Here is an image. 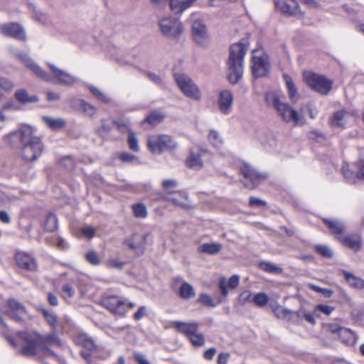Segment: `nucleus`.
Listing matches in <instances>:
<instances>
[{"label":"nucleus","instance_id":"obj_1","mask_svg":"<svg viewBox=\"0 0 364 364\" xmlns=\"http://www.w3.org/2000/svg\"><path fill=\"white\" fill-rule=\"evenodd\" d=\"M18 335L27 343L21 348V353L27 356L36 355L38 349H41L48 355L55 356V353L47 346H62L61 341L55 333L41 335L36 331L33 333L20 331Z\"/></svg>","mask_w":364,"mask_h":364},{"label":"nucleus","instance_id":"obj_2","mask_svg":"<svg viewBox=\"0 0 364 364\" xmlns=\"http://www.w3.org/2000/svg\"><path fill=\"white\" fill-rule=\"evenodd\" d=\"M247 48V45L242 42L234 43L230 47L227 62L228 80L232 85L238 83L242 77L244 58Z\"/></svg>","mask_w":364,"mask_h":364},{"label":"nucleus","instance_id":"obj_3","mask_svg":"<svg viewBox=\"0 0 364 364\" xmlns=\"http://www.w3.org/2000/svg\"><path fill=\"white\" fill-rule=\"evenodd\" d=\"M265 100L269 105L272 106L282 119L287 122H292L294 125L304 124L305 121L300 119L299 114L291 106L282 100V97L275 93H267Z\"/></svg>","mask_w":364,"mask_h":364},{"label":"nucleus","instance_id":"obj_4","mask_svg":"<svg viewBox=\"0 0 364 364\" xmlns=\"http://www.w3.org/2000/svg\"><path fill=\"white\" fill-rule=\"evenodd\" d=\"M252 73L255 77L265 76L270 70L269 55L263 47H258L252 51Z\"/></svg>","mask_w":364,"mask_h":364},{"label":"nucleus","instance_id":"obj_5","mask_svg":"<svg viewBox=\"0 0 364 364\" xmlns=\"http://www.w3.org/2000/svg\"><path fill=\"white\" fill-rule=\"evenodd\" d=\"M101 303L112 314L119 316H124L127 309H133L136 306L135 303L115 295L105 296Z\"/></svg>","mask_w":364,"mask_h":364},{"label":"nucleus","instance_id":"obj_6","mask_svg":"<svg viewBox=\"0 0 364 364\" xmlns=\"http://www.w3.org/2000/svg\"><path fill=\"white\" fill-rule=\"evenodd\" d=\"M21 156L27 161H33L41 156L44 146L38 136L30 133L26 141L21 146Z\"/></svg>","mask_w":364,"mask_h":364},{"label":"nucleus","instance_id":"obj_7","mask_svg":"<svg viewBox=\"0 0 364 364\" xmlns=\"http://www.w3.org/2000/svg\"><path fill=\"white\" fill-rule=\"evenodd\" d=\"M304 78L308 86L321 95H326L332 89V81L323 75L306 71L304 73Z\"/></svg>","mask_w":364,"mask_h":364},{"label":"nucleus","instance_id":"obj_8","mask_svg":"<svg viewBox=\"0 0 364 364\" xmlns=\"http://www.w3.org/2000/svg\"><path fill=\"white\" fill-rule=\"evenodd\" d=\"M175 80L183 94L188 98L198 100L200 99V92L197 85L188 75L176 74Z\"/></svg>","mask_w":364,"mask_h":364},{"label":"nucleus","instance_id":"obj_9","mask_svg":"<svg viewBox=\"0 0 364 364\" xmlns=\"http://www.w3.org/2000/svg\"><path fill=\"white\" fill-rule=\"evenodd\" d=\"M243 176L242 182L245 187L249 189L255 188L262 181L267 178V174L259 173L255 168L247 164H244L240 168Z\"/></svg>","mask_w":364,"mask_h":364},{"label":"nucleus","instance_id":"obj_10","mask_svg":"<svg viewBox=\"0 0 364 364\" xmlns=\"http://www.w3.org/2000/svg\"><path fill=\"white\" fill-rule=\"evenodd\" d=\"M159 26L161 33L167 38H177L183 32V26L176 18H162Z\"/></svg>","mask_w":364,"mask_h":364},{"label":"nucleus","instance_id":"obj_11","mask_svg":"<svg viewBox=\"0 0 364 364\" xmlns=\"http://www.w3.org/2000/svg\"><path fill=\"white\" fill-rule=\"evenodd\" d=\"M11 53L17 58L21 62H22L26 66H27L30 70L38 77L42 78L46 81H50L51 77L46 73L41 68H40L36 63H34L29 56L18 49L15 48H10Z\"/></svg>","mask_w":364,"mask_h":364},{"label":"nucleus","instance_id":"obj_12","mask_svg":"<svg viewBox=\"0 0 364 364\" xmlns=\"http://www.w3.org/2000/svg\"><path fill=\"white\" fill-rule=\"evenodd\" d=\"M150 237L151 235L149 233L144 235L134 233L129 237L125 239L124 243L130 249L143 254Z\"/></svg>","mask_w":364,"mask_h":364},{"label":"nucleus","instance_id":"obj_13","mask_svg":"<svg viewBox=\"0 0 364 364\" xmlns=\"http://www.w3.org/2000/svg\"><path fill=\"white\" fill-rule=\"evenodd\" d=\"M192 36L194 41L199 45L203 46L208 41L207 27L202 19H196L193 21Z\"/></svg>","mask_w":364,"mask_h":364},{"label":"nucleus","instance_id":"obj_14","mask_svg":"<svg viewBox=\"0 0 364 364\" xmlns=\"http://www.w3.org/2000/svg\"><path fill=\"white\" fill-rule=\"evenodd\" d=\"M15 258L17 265L21 268L31 272L37 270L36 259L31 255L24 252H18Z\"/></svg>","mask_w":364,"mask_h":364},{"label":"nucleus","instance_id":"obj_15","mask_svg":"<svg viewBox=\"0 0 364 364\" xmlns=\"http://www.w3.org/2000/svg\"><path fill=\"white\" fill-rule=\"evenodd\" d=\"M7 307L8 309L4 311V314L16 321H21L26 314L25 307L14 299L7 301Z\"/></svg>","mask_w":364,"mask_h":364},{"label":"nucleus","instance_id":"obj_16","mask_svg":"<svg viewBox=\"0 0 364 364\" xmlns=\"http://www.w3.org/2000/svg\"><path fill=\"white\" fill-rule=\"evenodd\" d=\"M48 65L50 68L54 77L57 80L58 84L70 86L77 82V78L76 77L66 73L63 70L59 69L55 65L48 63Z\"/></svg>","mask_w":364,"mask_h":364},{"label":"nucleus","instance_id":"obj_17","mask_svg":"<svg viewBox=\"0 0 364 364\" xmlns=\"http://www.w3.org/2000/svg\"><path fill=\"white\" fill-rule=\"evenodd\" d=\"M31 132V130L29 128L20 129L6 135L5 139L13 147L18 146L20 144L22 146Z\"/></svg>","mask_w":364,"mask_h":364},{"label":"nucleus","instance_id":"obj_18","mask_svg":"<svg viewBox=\"0 0 364 364\" xmlns=\"http://www.w3.org/2000/svg\"><path fill=\"white\" fill-rule=\"evenodd\" d=\"M1 33L20 41H26V36L23 28L18 23H11L4 25L1 28Z\"/></svg>","mask_w":364,"mask_h":364},{"label":"nucleus","instance_id":"obj_19","mask_svg":"<svg viewBox=\"0 0 364 364\" xmlns=\"http://www.w3.org/2000/svg\"><path fill=\"white\" fill-rule=\"evenodd\" d=\"M276 6L282 12L290 16H301L299 4L295 0H276Z\"/></svg>","mask_w":364,"mask_h":364},{"label":"nucleus","instance_id":"obj_20","mask_svg":"<svg viewBox=\"0 0 364 364\" xmlns=\"http://www.w3.org/2000/svg\"><path fill=\"white\" fill-rule=\"evenodd\" d=\"M233 95L229 90H223L220 92L218 104L222 113L228 114L231 112Z\"/></svg>","mask_w":364,"mask_h":364},{"label":"nucleus","instance_id":"obj_21","mask_svg":"<svg viewBox=\"0 0 364 364\" xmlns=\"http://www.w3.org/2000/svg\"><path fill=\"white\" fill-rule=\"evenodd\" d=\"M274 314L278 318H282L294 323H298L301 319V313L294 311L282 306H278L274 309Z\"/></svg>","mask_w":364,"mask_h":364},{"label":"nucleus","instance_id":"obj_22","mask_svg":"<svg viewBox=\"0 0 364 364\" xmlns=\"http://www.w3.org/2000/svg\"><path fill=\"white\" fill-rule=\"evenodd\" d=\"M337 239L343 245L355 252L359 251L361 247V240L358 235L353 234L348 236H339L337 237Z\"/></svg>","mask_w":364,"mask_h":364},{"label":"nucleus","instance_id":"obj_23","mask_svg":"<svg viewBox=\"0 0 364 364\" xmlns=\"http://www.w3.org/2000/svg\"><path fill=\"white\" fill-rule=\"evenodd\" d=\"M173 325L178 332L186 335L188 338L198 331V324L196 322L185 323L176 321L173 322Z\"/></svg>","mask_w":364,"mask_h":364},{"label":"nucleus","instance_id":"obj_24","mask_svg":"<svg viewBox=\"0 0 364 364\" xmlns=\"http://www.w3.org/2000/svg\"><path fill=\"white\" fill-rule=\"evenodd\" d=\"M352 113L345 109L335 112L331 119V124L334 127L343 128Z\"/></svg>","mask_w":364,"mask_h":364},{"label":"nucleus","instance_id":"obj_25","mask_svg":"<svg viewBox=\"0 0 364 364\" xmlns=\"http://www.w3.org/2000/svg\"><path fill=\"white\" fill-rule=\"evenodd\" d=\"M323 221L334 235L342 234L346 230V225L341 220L323 218Z\"/></svg>","mask_w":364,"mask_h":364},{"label":"nucleus","instance_id":"obj_26","mask_svg":"<svg viewBox=\"0 0 364 364\" xmlns=\"http://www.w3.org/2000/svg\"><path fill=\"white\" fill-rule=\"evenodd\" d=\"M341 272L343 275L346 281L351 287L359 289H364V279L355 277L352 273L348 272L345 269H341Z\"/></svg>","mask_w":364,"mask_h":364},{"label":"nucleus","instance_id":"obj_27","mask_svg":"<svg viewBox=\"0 0 364 364\" xmlns=\"http://www.w3.org/2000/svg\"><path fill=\"white\" fill-rule=\"evenodd\" d=\"M43 120L46 124L53 130L62 129L67 124L66 120L63 118H53L49 116H43Z\"/></svg>","mask_w":364,"mask_h":364},{"label":"nucleus","instance_id":"obj_28","mask_svg":"<svg viewBox=\"0 0 364 364\" xmlns=\"http://www.w3.org/2000/svg\"><path fill=\"white\" fill-rule=\"evenodd\" d=\"M77 344L82 346L86 350L92 352L97 349L94 340L85 333L80 334L76 339Z\"/></svg>","mask_w":364,"mask_h":364},{"label":"nucleus","instance_id":"obj_29","mask_svg":"<svg viewBox=\"0 0 364 364\" xmlns=\"http://www.w3.org/2000/svg\"><path fill=\"white\" fill-rule=\"evenodd\" d=\"M178 295L183 299H191L196 296L194 287L191 284L183 282L178 289Z\"/></svg>","mask_w":364,"mask_h":364},{"label":"nucleus","instance_id":"obj_30","mask_svg":"<svg viewBox=\"0 0 364 364\" xmlns=\"http://www.w3.org/2000/svg\"><path fill=\"white\" fill-rule=\"evenodd\" d=\"M283 77L285 80L286 85L288 90L289 97L291 102H296L298 100V94L296 86L293 82L292 78L288 75H284Z\"/></svg>","mask_w":364,"mask_h":364},{"label":"nucleus","instance_id":"obj_31","mask_svg":"<svg viewBox=\"0 0 364 364\" xmlns=\"http://www.w3.org/2000/svg\"><path fill=\"white\" fill-rule=\"evenodd\" d=\"M223 245L220 243H203L198 247V251L202 253L215 255L222 250Z\"/></svg>","mask_w":364,"mask_h":364},{"label":"nucleus","instance_id":"obj_32","mask_svg":"<svg viewBox=\"0 0 364 364\" xmlns=\"http://www.w3.org/2000/svg\"><path fill=\"white\" fill-rule=\"evenodd\" d=\"M186 164L189 168L196 170L200 169L203 166L200 154L193 152L190 153L189 156L186 159Z\"/></svg>","mask_w":364,"mask_h":364},{"label":"nucleus","instance_id":"obj_33","mask_svg":"<svg viewBox=\"0 0 364 364\" xmlns=\"http://www.w3.org/2000/svg\"><path fill=\"white\" fill-rule=\"evenodd\" d=\"M164 118L165 114L161 110L156 109L147 115L144 122L154 126L161 122Z\"/></svg>","mask_w":364,"mask_h":364},{"label":"nucleus","instance_id":"obj_34","mask_svg":"<svg viewBox=\"0 0 364 364\" xmlns=\"http://www.w3.org/2000/svg\"><path fill=\"white\" fill-rule=\"evenodd\" d=\"M168 200H171L176 205L184 207L186 205L188 195L185 191H178L173 193Z\"/></svg>","mask_w":364,"mask_h":364},{"label":"nucleus","instance_id":"obj_35","mask_svg":"<svg viewBox=\"0 0 364 364\" xmlns=\"http://www.w3.org/2000/svg\"><path fill=\"white\" fill-rule=\"evenodd\" d=\"M338 337L343 343L347 345H352L355 342V335L353 332L350 329L345 327L341 330V333Z\"/></svg>","mask_w":364,"mask_h":364},{"label":"nucleus","instance_id":"obj_36","mask_svg":"<svg viewBox=\"0 0 364 364\" xmlns=\"http://www.w3.org/2000/svg\"><path fill=\"white\" fill-rule=\"evenodd\" d=\"M44 228L48 232H53L58 227V218L53 213H49L43 223Z\"/></svg>","mask_w":364,"mask_h":364},{"label":"nucleus","instance_id":"obj_37","mask_svg":"<svg viewBox=\"0 0 364 364\" xmlns=\"http://www.w3.org/2000/svg\"><path fill=\"white\" fill-rule=\"evenodd\" d=\"M15 97L16 100L23 103L36 102L38 101L37 96L33 95L29 97L28 92L25 90H19L16 92Z\"/></svg>","mask_w":364,"mask_h":364},{"label":"nucleus","instance_id":"obj_38","mask_svg":"<svg viewBox=\"0 0 364 364\" xmlns=\"http://www.w3.org/2000/svg\"><path fill=\"white\" fill-rule=\"evenodd\" d=\"M259 267L263 271L268 273L281 274L283 272V269L268 262H261L259 264Z\"/></svg>","mask_w":364,"mask_h":364},{"label":"nucleus","instance_id":"obj_39","mask_svg":"<svg viewBox=\"0 0 364 364\" xmlns=\"http://www.w3.org/2000/svg\"><path fill=\"white\" fill-rule=\"evenodd\" d=\"M159 141L163 150L165 149H174L177 146L176 141L168 135L159 136Z\"/></svg>","mask_w":364,"mask_h":364},{"label":"nucleus","instance_id":"obj_40","mask_svg":"<svg viewBox=\"0 0 364 364\" xmlns=\"http://www.w3.org/2000/svg\"><path fill=\"white\" fill-rule=\"evenodd\" d=\"M85 258L87 262L92 265L97 266L101 264V259L98 254L95 250H89L85 252Z\"/></svg>","mask_w":364,"mask_h":364},{"label":"nucleus","instance_id":"obj_41","mask_svg":"<svg viewBox=\"0 0 364 364\" xmlns=\"http://www.w3.org/2000/svg\"><path fill=\"white\" fill-rule=\"evenodd\" d=\"M252 301L259 307L266 306L269 302L268 296L263 292H259L255 294L252 297Z\"/></svg>","mask_w":364,"mask_h":364},{"label":"nucleus","instance_id":"obj_42","mask_svg":"<svg viewBox=\"0 0 364 364\" xmlns=\"http://www.w3.org/2000/svg\"><path fill=\"white\" fill-rule=\"evenodd\" d=\"M148 146L154 154H161L163 151L161 142L159 141V136L154 139H149Z\"/></svg>","mask_w":364,"mask_h":364},{"label":"nucleus","instance_id":"obj_43","mask_svg":"<svg viewBox=\"0 0 364 364\" xmlns=\"http://www.w3.org/2000/svg\"><path fill=\"white\" fill-rule=\"evenodd\" d=\"M132 209L136 218H144L147 215L146 207L143 203L133 205Z\"/></svg>","mask_w":364,"mask_h":364},{"label":"nucleus","instance_id":"obj_44","mask_svg":"<svg viewBox=\"0 0 364 364\" xmlns=\"http://www.w3.org/2000/svg\"><path fill=\"white\" fill-rule=\"evenodd\" d=\"M208 139L211 144L216 148H219L223 144V139L219 133L215 130H211L210 132Z\"/></svg>","mask_w":364,"mask_h":364},{"label":"nucleus","instance_id":"obj_45","mask_svg":"<svg viewBox=\"0 0 364 364\" xmlns=\"http://www.w3.org/2000/svg\"><path fill=\"white\" fill-rule=\"evenodd\" d=\"M127 142L129 149L132 151L137 152L139 150L138 139L132 131L129 132Z\"/></svg>","mask_w":364,"mask_h":364},{"label":"nucleus","instance_id":"obj_46","mask_svg":"<svg viewBox=\"0 0 364 364\" xmlns=\"http://www.w3.org/2000/svg\"><path fill=\"white\" fill-rule=\"evenodd\" d=\"M43 316H45L47 322L51 326L54 330L58 328V317L54 314L48 313L47 311H43Z\"/></svg>","mask_w":364,"mask_h":364},{"label":"nucleus","instance_id":"obj_47","mask_svg":"<svg viewBox=\"0 0 364 364\" xmlns=\"http://www.w3.org/2000/svg\"><path fill=\"white\" fill-rule=\"evenodd\" d=\"M188 339L193 346H201L205 343L204 336L202 333H198V331L190 336Z\"/></svg>","mask_w":364,"mask_h":364},{"label":"nucleus","instance_id":"obj_48","mask_svg":"<svg viewBox=\"0 0 364 364\" xmlns=\"http://www.w3.org/2000/svg\"><path fill=\"white\" fill-rule=\"evenodd\" d=\"M341 172L344 176V178L346 179V181L349 183H354L355 181V176L354 175L353 171H352L348 165L346 164L342 166Z\"/></svg>","mask_w":364,"mask_h":364},{"label":"nucleus","instance_id":"obj_49","mask_svg":"<svg viewBox=\"0 0 364 364\" xmlns=\"http://www.w3.org/2000/svg\"><path fill=\"white\" fill-rule=\"evenodd\" d=\"M315 250L324 257L331 258L333 256V252L326 245H317L315 246Z\"/></svg>","mask_w":364,"mask_h":364},{"label":"nucleus","instance_id":"obj_50","mask_svg":"<svg viewBox=\"0 0 364 364\" xmlns=\"http://www.w3.org/2000/svg\"><path fill=\"white\" fill-rule=\"evenodd\" d=\"M198 301L208 306L214 307L215 306L213 299L208 294L205 293L199 296Z\"/></svg>","mask_w":364,"mask_h":364},{"label":"nucleus","instance_id":"obj_51","mask_svg":"<svg viewBox=\"0 0 364 364\" xmlns=\"http://www.w3.org/2000/svg\"><path fill=\"white\" fill-rule=\"evenodd\" d=\"M252 297H253V296L250 291H248V290L243 291L240 294V296L238 297V302L241 305H244L247 302L252 301Z\"/></svg>","mask_w":364,"mask_h":364},{"label":"nucleus","instance_id":"obj_52","mask_svg":"<svg viewBox=\"0 0 364 364\" xmlns=\"http://www.w3.org/2000/svg\"><path fill=\"white\" fill-rule=\"evenodd\" d=\"M89 89L91 93L94 95L95 97H97L99 100L105 102H109V99L97 87L94 86H90Z\"/></svg>","mask_w":364,"mask_h":364},{"label":"nucleus","instance_id":"obj_53","mask_svg":"<svg viewBox=\"0 0 364 364\" xmlns=\"http://www.w3.org/2000/svg\"><path fill=\"white\" fill-rule=\"evenodd\" d=\"M86 115L92 117L96 113V108L92 105L85 101L84 105L82 106V111Z\"/></svg>","mask_w":364,"mask_h":364},{"label":"nucleus","instance_id":"obj_54","mask_svg":"<svg viewBox=\"0 0 364 364\" xmlns=\"http://www.w3.org/2000/svg\"><path fill=\"white\" fill-rule=\"evenodd\" d=\"M63 293V297L65 299H70L75 295V290L71 287V285L67 284L63 286L62 287Z\"/></svg>","mask_w":364,"mask_h":364},{"label":"nucleus","instance_id":"obj_55","mask_svg":"<svg viewBox=\"0 0 364 364\" xmlns=\"http://www.w3.org/2000/svg\"><path fill=\"white\" fill-rule=\"evenodd\" d=\"M33 12H34V18L35 19L41 23H46L48 21L47 16L41 12L40 10H36L35 7H33Z\"/></svg>","mask_w":364,"mask_h":364},{"label":"nucleus","instance_id":"obj_56","mask_svg":"<svg viewBox=\"0 0 364 364\" xmlns=\"http://www.w3.org/2000/svg\"><path fill=\"white\" fill-rule=\"evenodd\" d=\"M147 316L146 307L145 306H141L138 310L134 314L133 318L136 321H139L143 317Z\"/></svg>","mask_w":364,"mask_h":364},{"label":"nucleus","instance_id":"obj_57","mask_svg":"<svg viewBox=\"0 0 364 364\" xmlns=\"http://www.w3.org/2000/svg\"><path fill=\"white\" fill-rule=\"evenodd\" d=\"M124 263L117 259H109L107 261V266L110 268H116L118 269H122Z\"/></svg>","mask_w":364,"mask_h":364},{"label":"nucleus","instance_id":"obj_58","mask_svg":"<svg viewBox=\"0 0 364 364\" xmlns=\"http://www.w3.org/2000/svg\"><path fill=\"white\" fill-rule=\"evenodd\" d=\"M249 205L250 207L264 206L267 205V202L255 197H250Z\"/></svg>","mask_w":364,"mask_h":364},{"label":"nucleus","instance_id":"obj_59","mask_svg":"<svg viewBox=\"0 0 364 364\" xmlns=\"http://www.w3.org/2000/svg\"><path fill=\"white\" fill-rule=\"evenodd\" d=\"M308 137L310 139L316 140L319 141L320 139H323L324 136L323 134L319 132L318 130H311L308 133Z\"/></svg>","mask_w":364,"mask_h":364},{"label":"nucleus","instance_id":"obj_60","mask_svg":"<svg viewBox=\"0 0 364 364\" xmlns=\"http://www.w3.org/2000/svg\"><path fill=\"white\" fill-rule=\"evenodd\" d=\"M85 100L81 99H73L70 101L71 107L78 111H82Z\"/></svg>","mask_w":364,"mask_h":364},{"label":"nucleus","instance_id":"obj_61","mask_svg":"<svg viewBox=\"0 0 364 364\" xmlns=\"http://www.w3.org/2000/svg\"><path fill=\"white\" fill-rule=\"evenodd\" d=\"M316 309L326 315H330L334 309L333 307L325 304H319Z\"/></svg>","mask_w":364,"mask_h":364},{"label":"nucleus","instance_id":"obj_62","mask_svg":"<svg viewBox=\"0 0 364 364\" xmlns=\"http://www.w3.org/2000/svg\"><path fill=\"white\" fill-rule=\"evenodd\" d=\"M344 327H342L339 326L337 323H329L328 325V331L332 333L333 334L336 335L337 336L340 334L341 330L343 329Z\"/></svg>","mask_w":364,"mask_h":364},{"label":"nucleus","instance_id":"obj_63","mask_svg":"<svg viewBox=\"0 0 364 364\" xmlns=\"http://www.w3.org/2000/svg\"><path fill=\"white\" fill-rule=\"evenodd\" d=\"M0 87L5 90H9L12 89L13 83L6 78H0Z\"/></svg>","mask_w":364,"mask_h":364},{"label":"nucleus","instance_id":"obj_64","mask_svg":"<svg viewBox=\"0 0 364 364\" xmlns=\"http://www.w3.org/2000/svg\"><path fill=\"white\" fill-rule=\"evenodd\" d=\"M119 159L123 162H131L134 159V156L128 152H124L119 155Z\"/></svg>","mask_w":364,"mask_h":364}]
</instances>
